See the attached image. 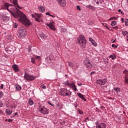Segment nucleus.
<instances>
[{
  "mask_svg": "<svg viewBox=\"0 0 128 128\" xmlns=\"http://www.w3.org/2000/svg\"><path fill=\"white\" fill-rule=\"evenodd\" d=\"M12 2L16 7H14V8H12L11 10H8V4H9L6 3L4 4V6H5L6 8H7V10H8V12H10V14H11L12 16L14 18H17L18 22H22V24H25L26 26H30L32 24V23H30V20L26 18V15H24V13H22V12H20V10L18 9H22V7L18 6V0H13L12 1Z\"/></svg>",
  "mask_w": 128,
  "mask_h": 128,
  "instance_id": "obj_1",
  "label": "nucleus"
},
{
  "mask_svg": "<svg viewBox=\"0 0 128 128\" xmlns=\"http://www.w3.org/2000/svg\"><path fill=\"white\" fill-rule=\"evenodd\" d=\"M77 43L81 48H84L86 46V37L82 34H80L77 38Z\"/></svg>",
  "mask_w": 128,
  "mask_h": 128,
  "instance_id": "obj_2",
  "label": "nucleus"
},
{
  "mask_svg": "<svg viewBox=\"0 0 128 128\" xmlns=\"http://www.w3.org/2000/svg\"><path fill=\"white\" fill-rule=\"evenodd\" d=\"M18 34L19 38H24L26 36V30L24 28H18Z\"/></svg>",
  "mask_w": 128,
  "mask_h": 128,
  "instance_id": "obj_3",
  "label": "nucleus"
},
{
  "mask_svg": "<svg viewBox=\"0 0 128 128\" xmlns=\"http://www.w3.org/2000/svg\"><path fill=\"white\" fill-rule=\"evenodd\" d=\"M24 78H26L27 82H30V81L34 80L35 77L32 74H28L26 72H25Z\"/></svg>",
  "mask_w": 128,
  "mask_h": 128,
  "instance_id": "obj_4",
  "label": "nucleus"
},
{
  "mask_svg": "<svg viewBox=\"0 0 128 128\" xmlns=\"http://www.w3.org/2000/svg\"><path fill=\"white\" fill-rule=\"evenodd\" d=\"M38 110L40 112H41V114H48V113L50 112V110L44 106H42V108Z\"/></svg>",
  "mask_w": 128,
  "mask_h": 128,
  "instance_id": "obj_5",
  "label": "nucleus"
},
{
  "mask_svg": "<svg viewBox=\"0 0 128 128\" xmlns=\"http://www.w3.org/2000/svg\"><path fill=\"white\" fill-rule=\"evenodd\" d=\"M108 82V79L104 78V79H98L96 80V82L98 84H99L100 86H104Z\"/></svg>",
  "mask_w": 128,
  "mask_h": 128,
  "instance_id": "obj_6",
  "label": "nucleus"
},
{
  "mask_svg": "<svg viewBox=\"0 0 128 128\" xmlns=\"http://www.w3.org/2000/svg\"><path fill=\"white\" fill-rule=\"evenodd\" d=\"M61 92V96H72V92H70V93L68 92V90L66 89H64V88H62L60 90Z\"/></svg>",
  "mask_w": 128,
  "mask_h": 128,
  "instance_id": "obj_7",
  "label": "nucleus"
},
{
  "mask_svg": "<svg viewBox=\"0 0 128 128\" xmlns=\"http://www.w3.org/2000/svg\"><path fill=\"white\" fill-rule=\"evenodd\" d=\"M84 64L88 68H92L90 60L88 58H85L84 61Z\"/></svg>",
  "mask_w": 128,
  "mask_h": 128,
  "instance_id": "obj_8",
  "label": "nucleus"
},
{
  "mask_svg": "<svg viewBox=\"0 0 128 128\" xmlns=\"http://www.w3.org/2000/svg\"><path fill=\"white\" fill-rule=\"evenodd\" d=\"M58 2V4L61 6V8H64L66 6V0H56Z\"/></svg>",
  "mask_w": 128,
  "mask_h": 128,
  "instance_id": "obj_9",
  "label": "nucleus"
},
{
  "mask_svg": "<svg viewBox=\"0 0 128 128\" xmlns=\"http://www.w3.org/2000/svg\"><path fill=\"white\" fill-rule=\"evenodd\" d=\"M104 2V0H93L92 2V4L96 6V4H101Z\"/></svg>",
  "mask_w": 128,
  "mask_h": 128,
  "instance_id": "obj_10",
  "label": "nucleus"
},
{
  "mask_svg": "<svg viewBox=\"0 0 128 128\" xmlns=\"http://www.w3.org/2000/svg\"><path fill=\"white\" fill-rule=\"evenodd\" d=\"M96 128H106V125L104 123H100L96 126Z\"/></svg>",
  "mask_w": 128,
  "mask_h": 128,
  "instance_id": "obj_11",
  "label": "nucleus"
},
{
  "mask_svg": "<svg viewBox=\"0 0 128 128\" xmlns=\"http://www.w3.org/2000/svg\"><path fill=\"white\" fill-rule=\"evenodd\" d=\"M70 88H72V90H74V92H76V90H78V89L76 88V84L74 82H72V83Z\"/></svg>",
  "mask_w": 128,
  "mask_h": 128,
  "instance_id": "obj_12",
  "label": "nucleus"
},
{
  "mask_svg": "<svg viewBox=\"0 0 128 128\" xmlns=\"http://www.w3.org/2000/svg\"><path fill=\"white\" fill-rule=\"evenodd\" d=\"M77 94L78 96L82 100H84V102H86V99L84 96V95H82V94L81 93H77Z\"/></svg>",
  "mask_w": 128,
  "mask_h": 128,
  "instance_id": "obj_13",
  "label": "nucleus"
},
{
  "mask_svg": "<svg viewBox=\"0 0 128 128\" xmlns=\"http://www.w3.org/2000/svg\"><path fill=\"white\" fill-rule=\"evenodd\" d=\"M12 66L14 72H20V69H18V65L14 64Z\"/></svg>",
  "mask_w": 128,
  "mask_h": 128,
  "instance_id": "obj_14",
  "label": "nucleus"
},
{
  "mask_svg": "<svg viewBox=\"0 0 128 128\" xmlns=\"http://www.w3.org/2000/svg\"><path fill=\"white\" fill-rule=\"evenodd\" d=\"M39 36H40V38H42V40H44V38H46L47 36H46V34H44V33L40 32L39 34Z\"/></svg>",
  "mask_w": 128,
  "mask_h": 128,
  "instance_id": "obj_15",
  "label": "nucleus"
},
{
  "mask_svg": "<svg viewBox=\"0 0 128 128\" xmlns=\"http://www.w3.org/2000/svg\"><path fill=\"white\" fill-rule=\"evenodd\" d=\"M2 19L4 22H8L10 20V18H8V16H4Z\"/></svg>",
  "mask_w": 128,
  "mask_h": 128,
  "instance_id": "obj_16",
  "label": "nucleus"
},
{
  "mask_svg": "<svg viewBox=\"0 0 128 128\" xmlns=\"http://www.w3.org/2000/svg\"><path fill=\"white\" fill-rule=\"evenodd\" d=\"M6 112L7 116H10V114H12V111L10 110L6 109Z\"/></svg>",
  "mask_w": 128,
  "mask_h": 128,
  "instance_id": "obj_17",
  "label": "nucleus"
},
{
  "mask_svg": "<svg viewBox=\"0 0 128 128\" xmlns=\"http://www.w3.org/2000/svg\"><path fill=\"white\" fill-rule=\"evenodd\" d=\"M32 18H34V19L36 20V22H42V20H40V19H38V18H36V14H32Z\"/></svg>",
  "mask_w": 128,
  "mask_h": 128,
  "instance_id": "obj_18",
  "label": "nucleus"
},
{
  "mask_svg": "<svg viewBox=\"0 0 128 128\" xmlns=\"http://www.w3.org/2000/svg\"><path fill=\"white\" fill-rule=\"evenodd\" d=\"M14 88L16 90H18V92H20V90H22V86H20V85H15Z\"/></svg>",
  "mask_w": 128,
  "mask_h": 128,
  "instance_id": "obj_19",
  "label": "nucleus"
},
{
  "mask_svg": "<svg viewBox=\"0 0 128 128\" xmlns=\"http://www.w3.org/2000/svg\"><path fill=\"white\" fill-rule=\"evenodd\" d=\"M110 58H112V60H116V56L113 54L109 56Z\"/></svg>",
  "mask_w": 128,
  "mask_h": 128,
  "instance_id": "obj_20",
  "label": "nucleus"
},
{
  "mask_svg": "<svg viewBox=\"0 0 128 128\" xmlns=\"http://www.w3.org/2000/svg\"><path fill=\"white\" fill-rule=\"evenodd\" d=\"M38 9L41 12H44L45 10L44 8L42 6H38Z\"/></svg>",
  "mask_w": 128,
  "mask_h": 128,
  "instance_id": "obj_21",
  "label": "nucleus"
},
{
  "mask_svg": "<svg viewBox=\"0 0 128 128\" xmlns=\"http://www.w3.org/2000/svg\"><path fill=\"white\" fill-rule=\"evenodd\" d=\"M50 30H56V27H54V25L52 24V22H50V26L49 27Z\"/></svg>",
  "mask_w": 128,
  "mask_h": 128,
  "instance_id": "obj_22",
  "label": "nucleus"
},
{
  "mask_svg": "<svg viewBox=\"0 0 128 128\" xmlns=\"http://www.w3.org/2000/svg\"><path fill=\"white\" fill-rule=\"evenodd\" d=\"M63 84H64V86H70V88L71 86H72V84L70 82H69L68 81H66L64 82Z\"/></svg>",
  "mask_w": 128,
  "mask_h": 128,
  "instance_id": "obj_23",
  "label": "nucleus"
},
{
  "mask_svg": "<svg viewBox=\"0 0 128 128\" xmlns=\"http://www.w3.org/2000/svg\"><path fill=\"white\" fill-rule=\"evenodd\" d=\"M114 90L116 94H118V92H120V88H114Z\"/></svg>",
  "mask_w": 128,
  "mask_h": 128,
  "instance_id": "obj_24",
  "label": "nucleus"
},
{
  "mask_svg": "<svg viewBox=\"0 0 128 128\" xmlns=\"http://www.w3.org/2000/svg\"><path fill=\"white\" fill-rule=\"evenodd\" d=\"M86 8H89L90 10H94V7L92 5H88L86 6Z\"/></svg>",
  "mask_w": 128,
  "mask_h": 128,
  "instance_id": "obj_25",
  "label": "nucleus"
},
{
  "mask_svg": "<svg viewBox=\"0 0 128 128\" xmlns=\"http://www.w3.org/2000/svg\"><path fill=\"white\" fill-rule=\"evenodd\" d=\"M124 82L126 84H128V74L124 76Z\"/></svg>",
  "mask_w": 128,
  "mask_h": 128,
  "instance_id": "obj_26",
  "label": "nucleus"
},
{
  "mask_svg": "<svg viewBox=\"0 0 128 128\" xmlns=\"http://www.w3.org/2000/svg\"><path fill=\"white\" fill-rule=\"evenodd\" d=\"M28 104L30 106H32V104H34V101L31 99V98L28 100Z\"/></svg>",
  "mask_w": 128,
  "mask_h": 128,
  "instance_id": "obj_27",
  "label": "nucleus"
},
{
  "mask_svg": "<svg viewBox=\"0 0 128 128\" xmlns=\"http://www.w3.org/2000/svg\"><path fill=\"white\" fill-rule=\"evenodd\" d=\"M36 18H38V20H40V18H42V14H38V13H36Z\"/></svg>",
  "mask_w": 128,
  "mask_h": 128,
  "instance_id": "obj_28",
  "label": "nucleus"
},
{
  "mask_svg": "<svg viewBox=\"0 0 128 128\" xmlns=\"http://www.w3.org/2000/svg\"><path fill=\"white\" fill-rule=\"evenodd\" d=\"M122 34H123V36H126V34H128V32L126 30H123L122 31Z\"/></svg>",
  "mask_w": 128,
  "mask_h": 128,
  "instance_id": "obj_29",
  "label": "nucleus"
},
{
  "mask_svg": "<svg viewBox=\"0 0 128 128\" xmlns=\"http://www.w3.org/2000/svg\"><path fill=\"white\" fill-rule=\"evenodd\" d=\"M40 88H43V90H46V86L44 84H41Z\"/></svg>",
  "mask_w": 128,
  "mask_h": 128,
  "instance_id": "obj_30",
  "label": "nucleus"
},
{
  "mask_svg": "<svg viewBox=\"0 0 128 128\" xmlns=\"http://www.w3.org/2000/svg\"><path fill=\"white\" fill-rule=\"evenodd\" d=\"M116 24V21H112L111 22V26H114Z\"/></svg>",
  "mask_w": 128,
  "mask_h": 128,
  "instance_id": "obj_31",
  "label": "nucleus"
},
{
  "mask_svg": "<svg viewBox=\"0 0 128 128\" xmlns=\"http://www.w3.org/2000/svg\"><path fill=\"white\" fill-rule=\"evenodd\" d=\"M28 50L29 52H32V46L29 45L28 48Z\"/></svg>",
  "mask_w": 128,
  "mask_h": 128,
  "instance_id": "obj_32",
  "label": "nucleus"
},
{
  "mask_svg": "<svg viewBox=\"0 0 128 128\" xmlns=\"http://www.w3.org/2000/svg\"><path fill=\"white\" fill-rule=\"evenodd\" d=\"M118 12H120V14H122V16H124V12L122 11V10L118 9Z\"/></svg>",
  "mask_w": 128,
  "mask_h": 128,
  "instance_id": "obj_33",
  "label": "nucleus"
},
{
  "mask_svg": "<svg viewBox=\"0 0 128 128\" xmlns=\"http://www.w3.org/2000/svg\"><path fill=\"white\" fill-rule=\"evenodd\" d=\"M124 22H125V26H128V20L126 19L124 20Z\"/></svg>",
  "mask_w": 128,
  "mask_h": 128,
  "instance_id": "obj_34",
  "label": "nucleus"
},
{
  "mask_svg": "<svg viewBox=\"0 0 128 128\" xmlns=\"http://www.w3.org/2000/svg\"><path fill=\"white\" fill-rule=\"evenodd\" d=\"M92 46H96V42L94 40L92 42H91Z\"/></svg>",
  "mask_w": 128,
  "mask_h": 128,
  "instance_id": "obj_35",
  "label": "nucleus"
},
{
  "mask_svg": "<svg viewBox=\"0 0 128 128\" xmlns=\"http://www.w3.org/2000/svg\"><path fill=\"white\" fill-rule=\"evenodd\" d=\"M123 74H125V76H126V74H128V71L125 69L124 70L123 72Z\"/></svg>",
  "mask_w": 128,
  "mask_h": 128,
  "instance_id": "obj_36",
  "label": "nucleus"
},
{
  "mask_svg": "<svg viewBox=\"0 0 128 128\" xmlns=\"http://www.w3.org/2000/svg\"><path fill=\"white\" fill-rule=\"evenodd\" d=\"M76 10H80H80H82V8H80V6H76Z\"/></svg>",
  "mask_w": 128,
  "mask_h": 128,
  "instance_id": "obj_37",
  "label": "nucleus"
},
{
  "mask_svg": "<svg viewBox=\"0 0 128 128\" xmlns=\"http://www.w3.org/2000/svg\"><path fill=\"white\" fill-rule=\"evenodd\" d=\"M18 24H16V23H14V28H18Z\"/></svg>",
  "mask_w": 128,
  "mask_h": 128,
  "instance_id": "obj_38",
  "label": "nucleus"
},
{
  "mask_svg": "<svg viewBox=\"0 0 128 128\" xmlns=\"http://www.w3.org/2000/svg\"><path fill=\"white\" fill-rule=\"evenodd\" d=\"M78 114H84V112H82V110H78Z\"/></svg>",
  "mask_w": 128,
  "mask_h": 128,
  "instance_id": "obj_39",
  "label": "nucleus"
},
{
  "mask_svg": "<svg viewBox=\"0 0 128 128\" xmlns=\"http://www.w3.org/2000/svg\"><path fill=\"white\" fill-rule=\"evenodd\" d=\"M31 62L32 64H36V59L34 58H32Z\"/></svg>",
  "mask_w": 128,
  "mask_h": 128,
  "instance_id": "obj_40",
  "label": "nucleus"
},
{
  "mask_svg": "<svg viewBox=\"0 0 128 128\" xmlns=\"http://www.w3.org/2000/svg\"><path fill=\"white\" fill-rule=\"evenodd\" d=\"M47 102L48 104H50V106H53L54 108V104H52V102H50L49 101V102Z\"/></svg>",
  "mask_w": 128,
  "mask_h": 128,
  "instance_id": "obj_41",
  "label": "nucleus"
},
{
  "mask_svg": "<svg viewBox=\"0 0 128 128\" xmlns=\"http://www.w3.org/2000/svg\"><path fill=\"white\" fill-rule=\"evenodd\" d=\"M2 106H4V103L0 100V108H2Z\"/></svg>",
  "mask_w": 128,
  "mask_h": 128,
  "instance_id": "obj_42",
  "label": "nucleus"
},
{
  "mask_svg": "<svg viewBox=\"0 0 128 128\" xmlns=\"http://www.w3.org/2000/svg\"><path fill=\"white\" fill-rule=\"evenodd\" d=\"M4 96V92H0V98H2Z\"/></svg>",
  "mask_w": 128,
  "mask_h": 128,
  "instance_id": "obj_43",
  "label": "nucleus"
},
{
  "mask_svg": "<svg viewBox=\"0 0 128 128\" xmlns=\"http://www.w3.org/2000/svg\"><path fill=\"white\" fill-rule=\"evenodd\" d=\"M112 48H117L118 46V45H117V46H116L115 44H112Z\"/></svg>",
  "mask_w": 128,
  "mask_h": 128,
  "instance_id": "obj_44",
  "label": "nucleus"
},
{
  "mask_svg": "<svg viewBox=\"0 0 128 128\" xmlns=\"http://www.w3.org/2000/svg\"><path fill=\"white\" fill-rule=\"evenodd\" d=\"M112 28H114V30H118V26H114V27H112Z\"/></svg>",
  "mask_w": 128,
  "mask_h": 128,
  "instance_id": "obj_45",
  "label": "nucleus"
},
{
  "mask_svg": "<svg viewBox=\"0 0 128 128\" xmlns=\"http://www.w3.org/2000/svg\"><path fill=\"white\" fill-rule=\"evenodd\" d=\"M4 84H2L1 86H0V89L3 90L4 89Z\"/></svg>",
  "mask_w": 128,
  "mask_h": 128,
  "instance_id": "obj_46",
  "label": "nucleus"
},
{
  "mask_svg": "<svg viewBox=\"0 0 128 128\" xmlns=\"http://www.w3.org/2000/svg\"><path fill=\"white\" fill-rule=\"evenodd\" d=\"M88 40H89V41H90L91 42L94 40V39H92V38H90Z\"/></svg>",
  "mask_w": 128,
  "mask_h": 128,
  "instance_id": "obj_47",
  "label": "nucleus"
},
{
  "mask_svg": "<svg viewBox=\"0 0 128 128\" xmlns=\"http://www.w3.org/2000/svg\"><path fill=\"white\" fill-rule=\"evenodd\" d=\"M105 28H106L107 30H110V28L108 26H105Z\"/></svg>",
  "mask_w": 128,
  "mask_h": 128,
  "instance_id": "obj_48",
  "label": "nucleus"
},
{
  "mask_svg": "<svg viewBox=\"0 0 128 128\" xmlns=\"http://www.w3.org/2000/svg\"><path fill=\"white\" fill-rule=\"evenodd\" d=\"M46 16H50V12H46Z\"/></svg>",
  "mask_w": 128,
  "mask_h": 128,
  "instance_id": "obj_49",
  "label": "nucleus"
},
{
  "mask_svg": "<svg viewBox=\"0 0 128 128\" xmlns=\"http://www.w3.org/2000/svg\"><path fill=\"white\" fill-rule=\"evenodd\" d=\"M5 50H6V52H8L10 50V49H8V48H6Z\"/></svg>",
  "mask_w": 128,
  "mask_h": 128,
  "instance_id": "obj_50",
  "label": "nucleus"
},
{
  "mask_svg": "<svg viewBox=\"0 0 128 128\" xmlns=\"http://www.w3.org/2000/svg\"><path fill=\"white\" fill-rule=\"evenodd\" d=\"M96 74V72L93 71L92 72H90V76H92V74Z\"/></svg>",
  "mask_w": 128,
  "mask_h": 128,
  "instance_id": "obj_51",
  "label": "nucleus"
},
{
  "mask_svg": "<svg viewBox=\"0 0 128 128\" xmlns=\"http://www.w3.org/2000/svg\"><path fill=\"white\" fill-rule=\"evenodd\" d=\"M102 26H104V28H106V24H104V23H102Z\"/></svg>",
  "mask_w": 128,
  "mask_h": 128,
  "instance_id": "obj_52",
  "label": "nucleus"
},
{
  "mask_svg": "<svg viewBox=\"0 0 128 128\" xmlns=\"http://www.w3.org/2000/svg\"><path fill=\"white\" fill-rule=\"evenodd\" d=\"M18 112H16V113H14V114L13 115V116H18Z\"/></svg>",
  "mask_w": 128,
  "mask_h": 128,
  "instance_id": "obj_53",
  "label": "nucleus"
},
{
  "mask_svg": "<svg viewBox=\"0 0 128 128\" xmlns=\"http://www.w3.org/2000/svg\"><path fill=\"white\" fill-rule=\"evenodd\" d=\"M12 122V119H9L8 120V122Z\"/></svg>",
  "mask_w": 128,
  "mask_h": 128,
  "instance_id": "obj_54",
  "label": "nucleus"
},
{
  "mask_svg": "<svg viewBox=\"0 0 128 128\" xmlns=\"http://www.w3.org/2000/svg\"><path fill=\"white\" fill-rule=\"evenodd\" d=\"M46 26H48V28H50V24H46Z\"/></svg>",
  "mask_w": 128,
  "mask_h": 128,
  "instance_id": "obj_55",
  "label": "nucleus"
},
{
  "mask_svg": "<svg viewBox=\"0 0 128 128\" xmlns=\"http://www.w3.org/2000/svg\"><path fill=\"white\" fill-rule=\"evenodd\" d=\"M113 18H116V17L110 18L109 20H112Z\"/></svg>",
  "mask_w": 128,
  "mask_h": 128,
  "instance_id": "obj_56",
  "label": "nucleus"
},
{
  "mask_svg": "<svg viewBox=\"0 0 128 128\" xmlns=\"http://www.w3.org/2000/svg\"><path fill=\"white\" fill-rule=\"evenodd\" d=\"M121 22H124V18H122Z\"/></svg>",
  "mask_w": 128,
  "mask_h": 128,
  "instance_id": "obj_57",
  "label": "nucleus"
},
{
  "mask_svg": "<svg viewBox=\"0 0 128 128\" xmlns=\"http://www.w3.org/2000/svg\"><path fill=\"white\" fill-rule=\"evenodd\" d=\"M38 58H40V56H37L36 57V60H38Z\"/></svg>",
  "mask_w": 128,
  "mask_h": 128,
  "instance_id": "obj_58",
  "label": "nucleus"
},
{
  "mask_svg": "<svg viewBox=\"0 0 128 128\" xmlns=\"http://www.w3.org/2000/svg\"><path fill=\"white\" fill-rule=\"evenodd\" d=\"M74 106L76 108V106H78V105H76V104H74Z\"/></svg>",
  "mask_w": 128,
  "mask_h": 128,
  "instance_id": "obj_59",
  "label": "nucleus"
},
{
  "mask_svg": "<svg viewBox=\"0 0 128 128\" xmlns=\"http://www.w3.org/2000/svg\"><path fill=\"white\" fill-rule=\"evenodd\" d=\"M39 108H42V104H40L39 105Z\"/></svg>",
  "mask_w": 128,
  "mask_h": 128,
  "instance_id": "obj_60",
  "label": "nucleus"
},
{
  "mask_svg": "<svg viewBox=\"0 0 128 128\" xmlns=\"http://www.w3.org/2000/svg\"><path fill=\"white\" fill-rule=\"evenodd\" d=\"M78 86H82V83H80V84H78Z\"/></svg>",
  "mask_w": 128,
  "mask_h": 128,
  "instance_id": "obj_61",
  "label": "nucleus"
},
{
  "mask_svg": "<svg viewBox=\"0 0 128 128\" xmlns=\"http://www.w3.org/2000/svg\"><path fill=\"white\" fill-rule=\"evenodd\" d=\"M50 16H52L53 18H56V16H52V15H51V14H50Z\"/></svg>",
  "mask_w": 128,
  "mask_h": 128,
  "instance_id": "obj_62",
  "label": "nucleus"
},
{
  "mask_svg": "<svg viewBox=\"0 0 128 128\" xmlns=\"http://www.w3.org/2000/svg\"><path fill=\"white\" fill-rule=\"evenodd\" d=\"M100 108H104V106H102Z\"/></svg>",
  "mask_w": 128,
  "mask_h": 128,
  "instance_id": "obj_63",
  "label": "nucleus"
},
{
  "mask_svg": "<svg viewBox=\"0 0 128 128\" xmlns=\"http://www.w3.org/2000/svg\"><path fill=\"white\" fill-rule=\"evenodd\" d=\"M85 120H88V118H85Z\"/></svg>",
  "mask_w": 128,
  "mask_h": 128,
  "instance_id": "obj_64",
  "label": "nucleus"
}]
</instances>
